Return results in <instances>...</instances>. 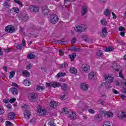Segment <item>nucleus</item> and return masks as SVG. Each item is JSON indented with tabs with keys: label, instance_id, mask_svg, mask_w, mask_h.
Segmentation results:
<instances>
[{
	"label": "nucleus",
	"instance_id": "1",
	"mask_svg": "<svg viewBox=\"0 0 126 126\" xmlns=\"http://www.w3.org/2000/svg\"><path fill=\"white\" fill-rule=\"evenodd\" d=\"M104 79L106 80V83H103L101 84V86H104V85H105V88L107 89L112 88V86L111 85H108V83H112L113 81H114V77L111 75H106L104 77Z\"/></svg>",
	"mask_w": 126,
	"mask_h": 126
},
{
	"label": "nucleus",
	"instance_id": "2",
	"mask_svg": "<svg viewBox=\"0 0 126 126\" xmlns=\"http://www.w3.org/2000/svg\"><path fill=\"white\" fill-rule=\"evenodd\" d=\"M17 16L19 18V20L23 22H26L29 19V16L26 13L20 12L17 14Z\"/></svg>",
	"mask_w": 126,
	"mask_h": 126
},
{
	"label": "nucleus",
	"instance_id": "3",
	"mask_svg": "<svg viewBox=\"0 0 126 126\" xmlns=\"http://www.w3.org/2000/svg\"><path fill=\"white\" fill-rule=\"evenodd\" d=\"M5 32L6 33H9L10 34H13L15 32V28L14 26L9 25L6 26L5 28Z\"/></svg>",
	"mask_w": 126,
	"mask_h": 126
},
{
	"label": "nucleus",
	"instance_id": "4",
	"mask_svg": "<svg viewBox=\"0 0 126 126\" xmlns=\"http://www.w3.org/2000/svg\"><path fill=\"white\" fill-rule=\"evenodd\" d=\"M37 113L40 116H45L47 114V110L39 105L37 106Z\"/></svg>",
	"mask_w": 126,
	"mask_h": 126
},
{
	"label": "nucleus",
	"instance_id": "5",
	"mask_svg": "<svg viewBox=\"0 0 126 126\" xmlns=\"http://www.w3.org/2000/svg\"><path fill=\"white\" fill-rule=\"evenodd\" d=\"M36 98H37V94L35 93H31L29 94V99L31 102L36 101Z\"/></svg>",
	"mask_w": 126,
	"mask_h": 126
},
{
	"label": "nucleus",
	"instance_id": "6",
	"mask_svg": "<svg viewBox=\"0 0 126 126\" xmlns=\"http://www.w3.org/2000/svg\"><path fill=\"white\" fill-rule=\"evenodd\" d=\"M50 21L51 23L56 24L59 21V17L56 15H52L50 17Z\"/></svg>",
	"mask_w": 126,
	"mask_h": 126
},
{
	"label": "nucleus",
	"instance_id": "7",
	"mask_svg": "<svg viewBox=\"0 0 126 126\" xmlns=\"http://www.w3.org/2000/svg\"><path fill=\"white\" fill-rule=\"evenodd\" d=\"M83 71L84 72L88 73L90 70V66L87 64H83L81 66Z\"/></svg>",
	"mask_w": 126,
	"mask_h": 126
},
{
	"label": "nucleus",
	"instance_id": "8",
	"mask_svg": "<svg viewBox=\"0 0 126 126\" xmlns=\"http://www.w3.org/2000/svg\"><path fill=\"white\" fill-rule=\"evenodd\" d=\"M29 9L32 12H39V6L35 5H31L29 7Z\"/></svg>",
	"mask_w": 126,
	"mask_h": 126
},
{
	"label": "nucleus",
	"instance_id": "9",
	"mask_svg": "<svg viewBox=\"0 0 126 126\" xmlns=\"http://www.w3.org/2000/svg\"><path fill=\"white\" fill-rule=\"evenodd\" d=\"M41 9L42 10V13L44 15H46L50 12V9L48 8L47 6H42L41 7Z\"/></svg>",
	"mask_w": 126,
	"mask_h": 126
},
{
	"label": "nucleus",
	"instance_id": "10",
	"mask_svg": "<svg viewBox=\"0 0 126 126\" xmlns=\"http://www.w3.org/2000/svg\"><path fill=\"white\" fill-rule=\"evenodd\" d=\"M24 116L26 120H29L30 116H31V112L26 109L24 112Z\"/></svg>",
	"mask_w": 126,
	"mask_h": 126
},
{
	"label": "nucleus",
	"instance_id": "11",
	"mask_svg": "<svg viewBox=\"0 0 126 126\" xmlns=\"http://www.w3.org/2000/svg\"><path fill=\"white\" fill-rule=\"evenodd\" d=\"M112 67L114 70H116V71H119L121 68V66L120 65H118L117 63H114L112 65Z\"/></svg>",
	"mask_w": 126,
	"mask_h": 126
},
{
	"label": "nucleus",
	"instance_id": "12",
	"mask_svg": "<svg viewBox=\"0 0 126 126\" xmlns=\"http://www.w3.org/2000/svg\"><path fill=\"white\" fill-rule=\"evenodd\" d=\"M88 77L90 80H94V79H95V73H94V72H91L89 74Z\"/></svg>",
	"mask_w": 126,
	"mask_h": 126
},
{
	"label": "nucleus",
	"instance_id": "13",
	"mask_svg": "<svg viewBox=\"0 0 126 126\" xmlns=\"http://www.w3.org/2000/svg\"><path fill=\"white\" fill-rule=\"evenodd\" d=\"M10 91L13 95H17L18 94V90L15 88H11Z\"/></svg>",
	"mask_w": 126,
	"mask_h": 126
},
{
	"label": "nucleus",
	"instance_id": "14",
	"mask_svg": "<svg viewBox=\"0 0 126 126\" xmlns=\"http://www.w3.org/2000/svg\"><path fill=\"white\" fill-rule=\"evenodd\" d=\"M51 86L53 87V88H57V87H60L61 84L59 82H53L51 83Z\"/></svg>",
	"mask_w": 126,
	"mask_h": 126
},
{
	"label": "nucleus",
	"instance_id": "15",
	"mask_svg": "<svg viewBox=\"0 0 126 126\" xmlns=\"http://www.w3.org/2000/svg\"><path fill=\"white\" fill-rule=\"evenodd\" d=\"M88 10V8L86 6H84L82 7V15H84L85 14H86V13L87 12Z\"/></svg>",
	"mask_w": 126,
	"mask_h": 126
},
{
	"label": "nucleus",
	"instance_id": "16",
	"mask_svg": "<svg viewBox=\"0 0 126 126\" xmlns=\"http://www.w3.org/2000/svg\"><path fill=\"white\" fill-rule=\"evenodd\" d=\"M81 89L84 91H86V90H88V86L85 83H82L81 84Z\"/></svg>",
	"mask_w": 126,
	"mask_h": 126
},
{
	"label": "nucleus",
	"instance_id": "17",
	"mask_svg": "<svg viewBox=\"0 0 126 126\" xmlns=\"http://www.w3.org/2000/svg\"><path fill=\"white\" fill-rule=\"evenodd\" d=\"M104 116L106 117V118H113V117H114V114L112 112H107L104 113Z\"/></svg>",
	"mask_w": 126,
	"mask_h": 126
},
{
	"label": "nucleus",
	"instance_id": "18",
	"mask_svg": "<svg viewBox=\"0 0 126 126\" xmlns=\"http://www.w3.org/2000/svg\"><path fill=\"white\" fill-rule=\"evenodd\" d=\"M8 118L10 119V120H13L14 118H15V113L13 112H10L8 114Z\"/></svg>",
	"mask_w": 126,
	"mask_h": 126
},
{
	"label": "nucleus",
	"instance_id": "19",
	"mask_svg": "<svg viewBox=\"0 0 126 126\" xmlns=\"http://www.w3.org/2000/svg\"><path fill=\"white\" fill-rule=\"evenodd\" d=\"M74 30L76 32H78L79 33H81L83 30H82V28L80 26L75 27Z\"/></svg>",
	"mask_w": 126,
	"mask_h": 126
},
{
	"label": "nucleus",
	"instance_id": "20",
	"mask_svg": "<svg viewBox=\"0 0 126 126\" xmlns=\"http://www.w3.org/2000/svg\"><path fill=\"white\" fill-rule=\"evenodd\" d=\"M50 106L52 108H56L57 107V102L55 101H51L50 103Z\"/></svg>",
	"mask_w": 126,
	"mask_h": 126
},
{
	"label": "nucleus",
	"instance_id": "21",
	"mask_svg": "<svg viewBox=\"0 0 126 126\" xmlns=\"http://www.w3.org/2000/svg\"><path fill=\"white\" fill-rule=\"evenodd\" d=\"M23 84L26 86H30L31 85V82L28 79H25L23 81Z\"/></svg>",
	"mask_w": 126,
	"mask_h": 126
},
{
	"label": "nucleus",
	"instance_id": "22",
	"mask_svg": "<svg viewBox=\"0 0 126 126\" xmlns=\"http://www.w3.org/2000/svg\"><path fill=\"white\" fill-rule=\"evenodd\" d=\"M72 116H71V114H69L68 115V118H69V119H76V113H75V112H74L73 111H72Z\"/></svg>",
	"mask_w": 126,
	"mask_h": 126
},
{
	"label": "nucleus",
	"instance_id": "23",
	"mask_svg": "<svg viewBox=\"0 0 126 126\" xmlns=\"http://www.w3.org/2000/svg\"><path fill=\"white\" fill-rule=\"evenodd\" d=\"M69 70L71 73H73L74 74H75V73H77V69H76L75 68L73 67H70Z\"/></svg>",
	"mask_w": 126,
	"mask_h": 126
},
{
	"label": "nucleus",
	"instance_id": "24",
	"mask_svg": "<svg viewBox=\"0 0 126 126\" xmlns=\"http://www.w3.org/2000/svg\"><path fill=\"white\" fill-rule=\"evenodd\" d=\"M27 57L29 60H33V59H35V55L32 54L31 53L28 54Z\"/></svg>",
	"mask_w": 126,
	"mask_h": 126
},
{
	"label": "nucleus",
	"instance_id": "25",
	"mask_svg": "<svg viewBox=\"0 0 126 126\" xmlns=\"http://www.w3.org/2000/svg\"><path fill=\"white\" fill-rule=\"evenodd\" d=\"M102 116L95 115V120L96 122H98V123L101 122L102 121Z\"/></svg>",
	"mask_w": 126,
	"mask_h": 126
},
{
	"label": "nucleus",
	"instance_id": "26",
	"mask_svg": "<svg viewBox=\"0 0 126 126\" xmlns=\"http://www.w3.org/2000/svg\"><path fill=\"white\" fill-rule=\"evenodd\" d=\"M69 57L71 62H73V61H74V59L76 57V54L73 53L72 55H69Z\"/></svg>",
	"mask_w": 126,
	"mask_h": 126
},
{
	"label": "nucleus",
	"instance_id": "27",
	"mask_svg": "<svg viewBox=\"0 0 126 126\" xmlns=\"http://www.w3.org/2000/svg\"><path fill=\"white\" fill-rule=\"evenodd\" d=\"M103 14L105 16H109V15H110V10H109L108 9H105Z\"/></svg>",
	"mask_w": 126,
	"mask_h": 126
},
{
	"label": "nucleus",
	"instance_id": "28",
	"mask_svg": "<svg viewBox=\"0 0 126 126\" xmlns=\"http://www.w3.org/2000/svg\"><path fill=\"white\" fill-rule=\"evenodd\" d=\"M15 75V71H12L10 72L9 78L10 79H11V78H13V76Z\"/></svg>",
	"mask_w": 126,
	"mask_h": 126
},
{
	"label": "nucleus",
	"instance_id": "29",
	"mask_svg": "<svg viewBox=\"0 0 126 126\" xmlns=\"http://www.w3.org/2000/svg\"><path fill=\"white\" fill-rule=\"evenodd\" d=\"M104 54L100 51L96 53V56L98 57V58H102Z\"/></svg>",
	"mask_w": 126,
	"mask_h": 126
},
{
	"label": "nucleus",
	"instance_id": "30",
	"mask_svg": "<svg viewBox=\"0 0 126 126\" xmlns=\"http://www.w3.org/2000/svg\"><path fill=\"white\" fill-rule=\"evenodd\" d=\"M112 51H114V48L111 46L107 47L105 50V52H112Z\"/></svg>",
	"mask_w": 126,
	"mask_h": 126
},
{
	"label": "nucleus",
	"instance_id": "31",
	"mask_svg": "<svg viewBox=\"0 0 126 126\" xmlns=\"http://www.w3.org/2000/svg\"><path fill=\"white\" fill-rule=\"evenodd\" d=\"M61 88L62 90L63 91H66L67 90V86L65 84H63L62 86H61Z\"/></svg>",
	"mask_w": 126,
	"mask_h": 126
},
{
	"label": "nucleus",
	"instance_id": "32",
	"mask_svg": "<svg viewBox=\"0 0 126 126\" xmlns=\"http://www.w3.org/2000/svg\"><path fill=\"white\" fill-rule=\"evenodd\" d=\"M65 75V73H58L57 74L56 76L58 78H60V77H62L63 76H64Z\"/></svg>",
	"mask_w": 126,
	"mask_h": 126
},
{
	"label": "nucleus",
	"instance_id": "33",
	"mask_svg": "<svg viewBox=\"0 0 126 126\" xmlns=\"http://www.w3.org/2000/svg\"><path fill=\"white\" fill-rule=\"evenodd\" d=\"M37 89L39 92L43 91V90L45 89V87L44 86H37Z\"/></svg>",
	"mask_w": 126,
	"mask_h": 126
},
{
	"label": "nucleus",
	"instance_id": "34",
	"mask_svg": "<svg viewBox=\"0 0 126 126\" xmlns=\"http://www.w3.org/2000/svg\"><path fill=\"white\" fill-rule=\"evenodd\" d=\"M4 113V109H3V107L0 106V116H2V115H3Z\"/></svg>",
	"mask_w": 126,
	"mask_h": 126
},
{
	"label": "nucleus",
	"instance_id": "35",
	"mask_svg": "<svg viewBox=\"0 0 126 126\" xmlns=\"http://www.w3.org/2000/svg\"><path fill=\"white\" fill-rule=\"evenodd\" d=\"M23 74L24 76H26V77H28L29 76V72L27 71H24L23 72Z\"/></svg>",
	"mask_w": 126,
	"mask_h": 126
},
{
	"label": "nucleus",
	"instance_id": "36",
	"mask_svg": "<svg viewBox=\"0 0 126 126\" xmlns=\"http://www.w3.org/2000/svg\"><path fill=\"white\" fill-rule=\"evenodd\" d=\"M14 2L16 3H17L18 4H19V5H20V6H23V4H22V2L20 1H19V0H14Z\"/></svg>",
	"mask_w": 126,
	"mask_h": 126
},
{
	"label": "nucleus",
	"instance_id": "37",
	"mask_svg": "<svg viewBox=\"0 0 126 126\" xmlns=\"http://www.w3.org/2000/svg\"><path fill=\"white\" fill-rule=\"evenodd\" d=\"M3 7H4V8H8L9 7V5L7 3V2H5L3 4Z\"/></svg>",
	"mask_w": 126,
	"mask_h": 126
},
{
	"label": "nucleus",
	"instance_id": "38",
	"mask_svg": "<svg viewBox=\"0 0 126 126\" xmlns=\"http://www.w3.org/2000/svg\"><path fill=\"white\" fill-rule=\"evenodd\" d=\"M62 113H64L65 115H67L69 113L68 110H67V108H63Z\"/></svg>",
	"mask_w": 126,
	"mask_h": 126
},
{
	"label": "nucleus",
	"instance_id": "39",
	"mask_svg": "<svg viewBox=\"0 0 126 126\" xmlns=\"http://www.w3.org/2000/svg\"><path fill=\"white\" fill-rule=\"evenodd\" d=\"M13 9L14 10V12L15 13H18V12H19V8L18 7H13Z\"/></svg>",
	"mask_w": 126,
	"mask_h": 126
},
{
	"label": "nucleus",
	"instance_id": "40",
	"mask_svg": "<svg viewBox=\"0 0 126 126\" xmlns=\"http://www.w3.org/2000/svg\"><path fill=\"white\" fill-rule=\"evenodd\" d=\"M101 23L102 25H107V21L104 19H102L101 20Z\"/></svg>",
	"mask_w": 126,
	"mask_h": 126
},
{
	"label": "nucleus",
	"instance_id": "41",
	"mask_svg": "<svg viewBox=\"0 0 126 126\" xmlns=\"http://www.w3.org/2000/svg\"><path fill=\"white\" fill-rule=\"evenodd\" d=\"M103 126H111V123L108 121L105 122Z\"/></svg>",
	"mask_w": 126,
	"mask_h": 126
},
{
	"label": "nucleus",
	"instance_id": "42",
	"mask_svg": "<svg viewBox=\"0 0 126 126\" xmlns=\"http://www.w3.org/2000/svg\"><path fill=\"white\" fill-rule=\"evenodd\" d=\"M102 33L103 35H106L105 34H107V33H108L107 32V29H106V28H104L102 29Z\"/></svg>",
	"mask_w": 126,
	"mask_h": 126
},
{
	"label": "nucleus",
	"instance_id": "43",
	"mask_svg": "<svg viewBox=\"0 0 126 126\" xmlns=\"http://www.w3.org/2000/svg\"><path fill=\"white\" fill-rule=\"evenodd\" d=\"M112 92L113 93H114V94H119V91H118V90L115 89H112Z\"/></svg>",
	"mask_w": 126,
	"mask_h": 126
},
{
	"label": "nucleus",
	"instance_id": "44",
	"mask_svg": "<svg viewBox=\"0 0 126 126\" xmlns=\"http://www.w3.org/2000/svg\"><path fill=\"white\" fill-rule=\"evenodd\" d=\"M89 113H90L91 114H92L93 115H94L95 114V111L93 109H89L88 110Z\"/></svg>",
	"mask_w": 126,
	"mask_h": 126
},
{
	"label": "nucleus",
	"instance_id": "45",
	"mask_svg": "<svg viewBox=\"0 0 126 126\" xmlns=\"http://www.w3.org/2000/svg\"><path fill=\"white\" fill-rule=\"evenodd\" d=\"M119 31H126V29L124 27H120L119 28Z\"/></svg>",
	"mask_w": 126,
	"mask_h": 126
},
{
	"label": "nucleus",
	"instance_id": "46",
	"mask_svg": "<svg viewBox=\"0 0 126 126\" xmlns=\"http://www.w3.org/2000/svg\"><path fill=\"white\" fill-rule=\"evenodd\" d=\"M15 101H16V98H12L11 99H10L9 102H10V103H14V102H15Z\"/></svg>",
	"mask_w": 126,
	"mask_h": 126
},
{
	"label": "nucleus",
	"instance_id": "47",
	"mask_svg": "<svg viewBox=\"0 0 126 126\" xmlns=\"http://www.w3.org/2000/svg\"><path fill=\"white\" fill-rule=\"evenodd\" d=\"M49 126H54V122L52 120H50L49 122L48 123Z\"/></svg>",
	"mask_w": 126,
	"mask_h": 126
},
{
	"label": "nucleus",
	"instance_id": "48",
	"mask_svg": "<svg viewBox=\"0 0 126 126\" xmlns=\"http://www.w3.org/2000/svg\"><path fill=\"white\" fill-rule=\"evenodd\" d=\"M76 41V38L74 37L71 41V43L72 45H73V44H74V43H75Z\"/></svg>",
	"mask_w": 126,
	"mask_h": 126
},
{
	"label": "nucleus",
	"instance_id": "49",
	"mask_svg": "<svg viewBox=\"0 0 126 126\" xmlns=\"http://www.w3.org/2000/svg\"><path fill=\"white\" fill-rule=\"evenodd\" d=\"M61 100H63V101L66 100V97H65V95H61Z\"/></svg>",
	"mask_w": 126,
	"mask_h": 126
},
{
	"label": "nucleus",
	"instance_id": "50",
	"mask_svg": "<svg viewBox=\"0 0 126 126\" xmlns=\"http://www.w3.org/2000/svg\"><path fill=\"white\" fill-rule=\"evenodd\" d=\"M6 126H11V123L9 121H6Z\"/></svg>",
	"mask_w": 126,
	"mask_h": 126
},
{
	"label": "nucleus",
	"instance_id": "51",
	"mask_svg": "<svg viewBox=\"0 0 126 126\" xmlns=\"http://www.w3.org/2000/svg\"><path fill=\"white\" fill-rule=\"evenodd\" d=\"M16 48L17 50H21L22 49V47H21V45L20 44H18L17 45Z\"/></svg>",
	"mask_w": 126,
	"mask_h": 126
},
{
	"label": "nucleus",
	"instance_id": "52",
	"mask_svg": "<svg viewBox=\"0 0 126 126\" xmlns=\"http://www.w3.org/2000/svg\"><path fill=\"white\" fill-rule=\"evenodd\" d=\"M112 16L113 19H117V15L115 13L112 12Z\"/></svg>",
	"mask_w": 126,
	"mask_h": 126
},
{
	"label": "nucleus",
	"instance_id": "53",
	"mask_svg": "<svg viewBox=\"0 0 126 126\" xmlns=\"http://www.w3.org/2000/svg\"><path fill=\"white\" fill-rule=\"evenodd\" d=\"M119 76L121 78L124 79V76L123 75V73L121 71H120L119 72Z\"/></svg>",
	"mask_w": 126,
	"mask_h": 126
},
{
	"label": "nucleus",
	"instance_id": "54",
	"mask_svg": "<svg viewBox=\"0 0 126 126\" xmlns=\"http://www.w3.org/2000/svg\"><path fill=\"white\" fill-rule=\"evenodd\" d=\"M121 98L122 99V100H126V96L125 95L122 94L121 95Z\"/></svg>",
	"mask_w": 126,
	"mask_h": 126
},
{
	"label": "nucleus",
	"instance_id": "55",
	"mask_svg": "<svg viewBox=\"0 0 126 126\" xmlns=\"http://www.w3.org/2000/svg\"><path fill=\"white\" fill-rule=\"evenodd\" d=\"M4 51L5 53H9V52H10V48H8V49H4Z\"/></svg>",
	"mask_w": 126,
	"mask_h": 126
},
{
	"label": "nucleus",
	"instance_id": "56",
	"mask_svg": "<svg viewBox=\"0 0 126 126\" xmlns=\"http://www.w3.org/2000/svg\"><path fill=\"white\" fill-rule=\"evenodd\" d=\"M25 44H26V41H25V39H23L22 41V46H25Z\"/></svg>",
	"mask_w": 126,
	"mask_h": 126
},
{
	"label": "nucleus",
	"instance_id": "57",
	"mask_svg": "<svg viewBox=\"0 0 126 126\" xmlns=\"http://www.w3.org/2000/svg\"><path fill=\"white\" fill-rule=\"evenodd\" d=\"M122 118H126V113L122 112Z\"/></svg>",
	"mask_w": 126,
	"mask_h": 126
},
{
	"label": "nucleus",
	"instance_id": "58",
	"mask_svg": "<svg viewBox=\"0 0 126 126\" xmlns=\"http://www.w3.org/2000/svg\"><path fill=\"white\" fill-rule=\"evenodd\" d=\"M3 70H4V71H5V72H7V67H6L5 66H3Z\"/></svg>",
	"mask_w": 126,
	"mask_h": 126
},
{
	"label": "nucleus",
	"instance_id": "59",
	"mask_svg": "<svg viewBox=\"0 0 126 126\" xmlns=\"http://www.w3.org/2000/svg\"><path fill=\"white\" fill-rule=\"evenodd\" d=\"M125 34H126V32H120V35L122 36V37H124L125 36Z\"/></svg>",
	"mask_w": 126,
	"mask_h": 126
},
{
	"label": "nucleus",
	"instance_id": "60",
	"mask_svg": "<svg viewBox=\"0 0 126 126\" xmlns=\"http://www.w3.org/2000/svg\"><path fill=\"white\" fill-rule=\"evenodd\" d=\"M99 2L101 3H105L107 2V0H99Z\"/></svg>",
	"mask_w": 126,
	"mask_h": 126
},
{
	"label": "nucleus",
	"instance_id": "61",
	"mask_svg": "<svg viewBox=\"0 0 126 126\" xmlns=\"http://www.w3.org/2000/svg\"><path fill=\"white\" fill-rule=\"evenodd\" d=\"M12 86H15V87H18V85L15 83H12Z\"/></svg>",
	"mask_w": 126,
	"mask_h": 126
},
{
	"label": "nucleus",
	"instance_id": "62",
	"mask_svg": "<svg viewBox=\"0 0 126 126\" xmlns=\"http://www.w3.org/2000/svg\"><path fill=\"white\" fill-rule=\"evenodd\" d=\"M98 102L100 103L101 105H103L104 104V100H103V99H100Z\"/></svg>",
	"mask_w": 126,
	"mask_h": 126
},
{
	"label": "nucleus",
	"instance_id": "63",
	"mask_svg": "<svg viewBox=\"0 0 126 126\" xmlns=\"http://www.w3.org/2000/svg\"><path fill=\"white\" fill-rule=\"evenodd\" d=\"M63 66H65V63L61 64H60V68H63Z\"/></svg>",
	"mask_w": 126,
	"mask_h": 126
},
{
	"label": "nucleus",
	"instance_id": "64",
	"mask_svg": "<svg viewBox=\"0 0 126 126\" xmlns=\"http://www.w3.org/2000/svg\"><path fill=\"white\" fill-rule=\"evenodd\" d=\"M11 107H12V106H11V104L8 105L7 106V109H11Z\"/></svg>",
	"mask_w": 126,
	"mask_h": 126
}]
</instances>
